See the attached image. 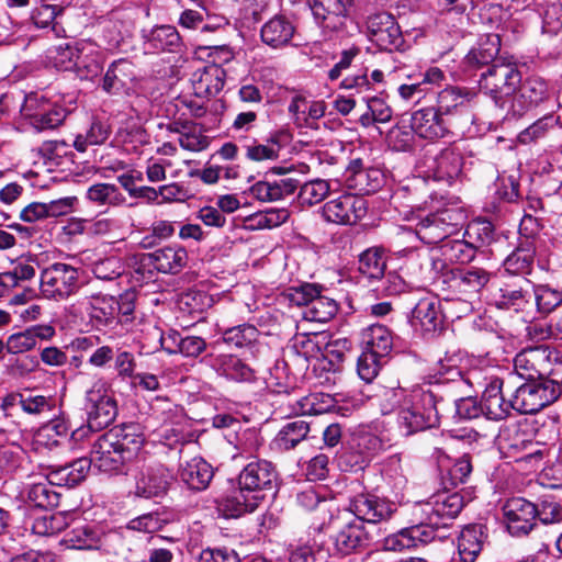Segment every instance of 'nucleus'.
Here are the masks:
<instances>
[{
    "label": "nucleus",
    "mask_w": 562,
    "mask_h": 562,
    "mask_svg": "<svg viewBox=\"0 0 562 562\" xmlns=\"http://www.w3.org/2000/svg\"><path fill=\"white\" fill-rule=\"evenodd\" d=\"M212 368L225 379L237 383H254L256 371L243 359L234 355H218L212 359Z\"/></svg>",
    "instance_id": "b1692460"
},
{
    "label": "nucleus",
    "mask_w": 562,
    "mask_h": 562,
    "mask_svg": "<svg viewBox=\"0 0 562 562\" xmlns=\"http://www.w3.org/2000/svg\"><path fill=\"white\" fill-rule=\"evenodd\" d=\"M503 381L494 378L482 394V411L487 419L502 420L514 409V397L508 402L502 393Z\"/></svg>",
    "instance_id": "393cba45"
},
{
    "label": "nucleus",
    "mask_w": 562,
    "mask_h": 562,
    "mask_svg": "<svg viewBox=\"0 0 562 562\" xmlns=\"http://www.w3.org/2000/svg\"><path fill=\"white\" fill-rule=\"evenodd\" d=\"M386 257L383 249L371 247L359 256L358 271L370 281H380L385 273Z\"/></svg>",
    "instance_id": "c03bdc74"
},
{
    "label": "nucleus",
    "mask_w": 562,
    "mask_h": 562,
    "mask_svg": "<svg viewBox=\"0 0 562 562\" xmlns=\"http://www.w3.org/2000/svg\"><path fill=\"white\" fill-rule=\"evenodd\" d=\"M364 350L385 358L392 350L393 337L387 327L374 324L362 333Z\"/></svg>",
    "instance_id": "a18cd8bd"
},
{
    "label": "nucleus",
    "mask_w": 562,
    "mask_h": 562,
    "mask_svg": "<svg viewBox=\"0 0 562 562\" xmlns=\"http://www.w3.org/2000/svg\"><path fill=\"white\" fill-rule=\"evenodd\" d=\"M87 423L94 431H100L111 425L117 415L116 401L109 384L103 379H97L86 392Z\"/></svg>",
    "instance_id": "423d86ee"
},
{
    "label": "nucleus",
    "mask_w": 562,
    "mask_h": 562,
    "mask_svg": "<svg viewBox=\"0 0 562 562\" xmlns=\"http://www.w3.org/2000/svg\"><path fill=\"white\" fill-rule=\"evenodd\" d=\"M214 475L213 468L204 459L195 457L181 465L180 479L191 490H205Z\"/></svg>",
    "instance_id": "f704fd0d"
},
{
    "label": "nucleus",
    "mask_w": 562,
    "mask_h": 562,
    "mask_svg": "<svg viewBox=\"0 0 562 562\" xmlns=\"http://www.w3.org/2000/svg\"><path fill=\"white\" fill-rule=\"evenodd\" d=\"M538 506L524 497H513L503 506L507 529L513 536L528 535L536 525Z\"/></svg>",
    "instance_id": "4468645a"
},
{
    "label": "nucleus",
    "mask_w": 562,
    "mask_h": 562,
    "mask_svg": "<svg viewBox=\"0 0 562 562\" xmlns=\"http://www.w3.org/2000/svg\"><path fill=\"white\" fill-rule=\"evenodd\" d=\"M548 97V83L540 77H528L518 86L505 116H521Z\"/></svg>",
    "instance_id": "2eb2a0df"
},
{
    "label": "nucleus",
    "mask_w": 562,
    "mask_h": 562,
    "mask_svg": "<svg viewBox=\"0 0 562 562\" xmlns=\"http://www.w3.org/2000/svg\"><path fill=\"white\" fill-rule=\"evenodd\" d=\"M21 115L36 132H44L60 126L67 111L58 100H53L43 92H31L24 98Z\"/></svg>",
    "instance_id": "20e7f679"
},
{
    "label": "nucleus",
    "mask_w": 562,
    "mask_h": 562,
    "mask_svg": "<svg viewBox=\"0 0 562 562\" xmlns=\"http://www.w3.org/2000/svg\"><path fill=\"white\" fill-rule=\"evenodd\" d=\"M277 472L271 462L258 460L248 463L238 476V484L249 494L262 495L265 490L272 488Z\"/></svg>",
    "instance_id": "f3484780"
},
{
    "label": "nucleus",
    "mask_w": 562,
    "mask_h": 562,
    "mask_svg": "<svg viewBox=\"0 0 562 562\" xmlns=\"http://www.w3.org/2000/svg\"><path fill=\"white\" fill-rule=\"evenodd\" d=\"M135 481V495L144 498L158 497L166 494L171 480V473L153 459L136 460L131 469Z\"/></svg>",
    "instance_id": "0eeeda50"
},
{
    "label": "nucleus",
    "mask_w": 562,
    "mask_h": 562,
    "mask_svg": "<svg viewBox=\"0 0 562 562\" xmlns=\"http://www.w3.org/2000/svg\"><path fill=\"white\" fill-rule=\"evenodd\" d=\"M136 79L135 65L125 58L114 60L108 68L102 88L106 93L121 94L127 92Z\"/></svg>",
    "instance_id": "5701e85b"
},
{
    "label": "nucleus",
    "mask_w": 562,
    "mask_h": 562,
    "mask_svg": "<svg viewBox=\"0 0 562 562\" xmlns=\"http://www.w3.org/2000/svg\"><path fill=\"white\" fill-rule=\"evenodd\" d=\"M367 213L366 200L357 194L345 193L329 200L322 207V215L328 223L352 225Z\"/></svg>",
    "instance_id": "9d476101"
},
{
    "label": "nucleus",
    "mask_w": 562,
    "mask_h": 562,
    "mask_svg": "<svg viewBox=\"0 0 562 562\" xmlns=\"http://www.w3.org/2000/svg\"><path fill=\"white\" fill-rule=\"evenodd\" d=\"M19 404L22 411L29 415H43L53 411L55 401L50 396L30 393L21 394L19 396Z\"/></svg>",
    "instance_id": "338daca9"
},
{
    "label": "nucleus",
    "mask_w": 562,
    "mask_h": 562,
    "mask_svg": "<svg viewBox=\"0 0 562 562\" xmlns=\"http://www.w3.org/2000/svg\"><path fill=\"white\" fill-rule=\"evenodd\" d=\"M63 542L69 549L95 550L100 547V538L88 526H80L66 533Z\"/></svg>",
    "instance_id": "6e6d98bb"
},
{
    "label": "nucleus",
    "mask_w": 562,
    "mask_h": 562,
    "mask_svg": "<svg viewBox=\"0 0 562 562\" xmlns=\"http://www.w3.org/2000/svg\"><path fill=\"white\" fill-rule=\"evenodd\" d=\"M392 117V110L380 98H371L367 101V111L360 116L363 126H370L373 123H386Z\"/></svg>",
    "instance_id": "e2e57ef3"
},
{
    "label": "nucleus",
    "mask_w": 562,
    "mask_h": 562,
    "mask_svg": "<svg viewBox=\"0 0 562 562\" xmlns=\"http://www.w3.org/2000/svg\"><path fill=\"white\" fill-rule=\"evenodd\" d=\"M22 494L30 504L43 509L57 507L60 498L46 479L27 485Z\"/></svg>",
    "instance_id": "49530a36"
},
{
    "label": "nucleus",
    "mask_w": 562,
    "mask_h": 562,
    "mask_svg": "<svg viewBox=\"0 0 562 562\" xmlns=\"http://www.w3.org/2000/svg\"><path fill=\"white\" fill-rule=\"evenodd\" d=\"M338 311V304L334 299L318 295L311 302L307 308L304 310V317L311 322L326 323L330 321Z\"/></svg>",
    "instance_id": "5fc2aeb1"
},
{
    "label": "nucleus",
    "mask_w": 562,
    "mask_h": 562,
    "mask_svg": "<svg viewBox=\"0 0 562 562\" xmlns=\"http://www.w3.org/2000/svg\"><path fill=\"white\" fill-rule=\"evenodd\" d=\"M356 0H306L315 22L323 29L335 30Z\"/></svg>",
    "instance_id": "aec40b11"
},
{
    "label": "nucleus",
    "mask_w": 562,
    "mask_h": 562,
    "mask_svg": "<svg viewBox=\"0 0 562 562\" xmlns=\"http://www.w3.org/2000/svg\"><path fill=\"white\" fill-rule=\"evenodd\" d=\"M109 435H113L115 445L125 457L126 461H131L133 458L142 460L140 450L145 441L144 435L140 428L136 424H124L122 426L113 427L108 431Z\"/></svg>",
    "instance_id": "cd10ccee"
},
{
    "label": "nucleus",
    "mask_w": 562,
    "mask_h": 562,
    "mask_svg": "<svg viewBox=\"0 0 562 562\" xmlns=\"http://www.w3.org/2000/svg\"><path fill=\"white\" fill-rule=\"evenodd\" d=\"M181 46V38L172 25H160L145 35V49L149 53L176 52Z\"/></svg>",
    "instance_id": "58836bf2"
},
{
    "label": "nucleus",
    "mask_w": 562,
    "mask_h": 562,
    "mask_svg": "<svg viewBox=\"0 0 562 562\" xmlns=\"http://www.w3.org/2000/svg\"><path fill=\"white\" fill-rule=\"evenodd\" d=\"M241 147L245 150L246 158L256 162L277 159L281 149L276 138H270L266 144H260L256 140L251 143L246 142Z\"/></svg>",
    "instance_id": "4d7b16f0"
},
{
    "label": "nucleus",
    "mask_w": 562,
    "mask_h": 562,
    "mask_svg": "<svg viewBox=\"0 0 562 562\" xmlns=\"http://www.w3.org/2000/svg\"><path fill=\"white\" fill-rule=\"evenodd\" d=\"M337 510V515H331L328 526L338 527L339 530L334 538L336 551L341 555H348L369 544V536L362 522L353 518L348 520L347 510Z\"/></svg>",
    "instance_id": "1a4fd4ad"
},
{
    "label": "nucleus",
    "mask_w": 562,
    "mask_h": 562,
    "mask_svg": "<svg viewBox=\"0 0 562 562\" xmlns=\"http://www.w3.org/2000/svg\"><path fill=\"white\" fill-rule=\"evenodd\" d=\"M537 311L550 314L562 304V290L550 284L532 285Z\"/></svg>",
    "instance_id": "864d4df0"
},
{
    "label": "nucleus",
    "mask_w": 562,
    "mask_h": 562,
    "mask_svg": "<svg viewBox=\"0 0 562 562\" xmlns=\"http://www.w3.org/2000/svg\"><path fill=\"white\" fill-rule=\"evenodd\" d=\"M411 128L420 138L429 140L441 138L448 133L442 115L432 106L415 111L412 114Z\"/></svg>",
    "instance_id": "4be33fe9"
},
{
    "label": "nucleus",
    "mask_w": 562,
    "mask_h": 562,
    "mask_svg": "<svg viewBox=\"0 0 562 562\" xmlns=\"http://www.w3.org/2000/svg\"><path fill=\"white\" fill-rule=\"evenodd\" d=\"M297 505L307 512L321 510L329 513V517L334 515L335 503L331 498L327 497L324 488H315L308 486L296 494Z\"/></svg>",
    "instance_id": "3c124183"
},
{
    "label": "nucleus",
    "mask_w": 562,
    "mask_h": 562,
    "mask_svg": "<svg viewBox=\"0 0 562 562\" xmlns=\"http://www.w3.org/2000/svg\"><path fill=\"white\" fill-rule=\"evenodd\" d=\"M533 244L525 239L517 248L504 260V268L510 274L530 273L535 259Z\"/></svg>",
    "instance_id": "de8ad7c7"
},
{
    "label": "nucleus",
    "mask_w": 562,
    "mask_h": 562,
    "mask_svg": "<svg viewBox=\"0 0 562 562\" xmlns=\"http://www.w3.org/2000/svg\"><path fill=\"white\" fill-rule=\"evenodd\" d=\"M485 536L482 525H470L458 538V552L462 562H474L483 548Z\"/></svg>",
    "instance_id": "79ce46f5"
},
{
    "label": "nucleus",
    "mask_w": 562,
    "mask_h": 562,
    "mask_svg": "<svg viewBox=\"0 0 562 562\" xmlns=\"http://www.w3.org/2000/svg\"><path fill=\"white\" fill-rule=\"evenodd\" d=\"M262 497V495L249 494L239 486L222 499L221 509L226 517H239L254 512Z\"/></svg>",
    "instance_id": "4c0bfd02"
},
{
    "label": "nucleus",
    "mask_w": 562,
    "mask_h": 562,
    "mask_svg": "<svg viewBox=\"0 0 562 562\" xmlns=\"http://www.w3.org/2000/svg\"><path fill=\"white\" fill-rule=\"evenodd\" d=\"M168 520L158 513H148L133 518L128 521L127 528L133 531L154 533L164 528Z\"/></svg>",
    "instance_id": "774afa93"
},
{
    "label": "nucleus",
    "mask_w": 562,
    "mask_h": 562,
    "mask_svg": "<svg viewBox=\"0 0 562 562\" xmlns=\"http://www.w3.org/2000/svg\"><path fill=\"white\" fill-rule=\"evenodd\" d=\"M437 396L431 390L415 389L411 400L397 412L396 430L402 437H409L439 424Z\"/></svg>",
    "instance_id": "f257e3e1"
},
{
    "label": "nucleus",
    "mask_w": 562,
    "mask_h": 562,
    "mask_svg": "<svg viewBox=\"0 0 562 562\" xmlns=\"http://www.w3.org/2000/svg\"><path fill=\"white\" fill-rule=\"evenodd\" d=\"M463 497L458 493L441 492L427 501L417 502L412 507L415 521L435 528L447 527L463 508Z\"/></svg>",
    "instance_id": "7ed1b4c3"
},
{
    "label": "nucleus",
    "mask_w": 562,
    "mask_h": 562,
    "mask_svg": "<svg viewBox=\"0 0 562 562\" xmlns=\"http://www.w3.org/2000/svg\"><path fill=\"white\" fill-rule=\"evenodd\" d=\"M414 525L401 529L384 538L383 549L385 551L401 552L430 542L435 538V531L413 520Z\"/></svg>",
    "instance_id": "6ab92c4d"
},
{
    "label": "nucleus",
    "mask_w": 562,
    "mask_h": 562,
    "mask_svg": "<svg viewBox=\"0 0 562 562\" xmlns=\"http://www.w3.org/2000/svg\"><path fill=\"white\" fill-rule=\"evenodd\" d=\"M501 41L498 35L491 34L481 38L464 58V63L471 68H479L490 63L497 61L495 58L499 53Z\"/></svg>",
    "instance_id": "37998d69"
},
{
    "label": "nucleus",
    "mask_w": 562,
    "mask_h": 562,
    "mask_svg": "<svg viewBox=\"0 0 562 562\" xmlns=\"http://www.w3.org/2000/svg\"><path fill=\"white\" fill-rule=\"evenodd\" d=\"M170 130L179 133V145L186 150L201 151L210 144L207 136L203 135L196 127L181 125L180 128L178 124H175Z\"/></svg>",
    "instance_id": "bf43d9fd"
},
{
    "label": "nucleus",
    "mask_w": 562,
    "mask_h": 562,
    "mask_svg": "<svg viewBox=\"0 0 562 562\" xmlns=\"http://www.w3.org/2000/svg\"><path fill=\"white\" fill-rule=\"evenodd\" d=\"M521 82V75L513 63L497 60L482 75L481 87L491 95L495 105L507 113L508 105Z\"/></svg>",
    "instance_id": "f03ea898"
},
{
    "label": "nucleus",
    "mask_w": 562,
    "mask_h": 562,
    "mask_svg": "<svg viewBox=\"0 0 562 562\" xmlns=\"http://www.w3.org/2000/svg\"><path fill=\"white\" fill-rule=\"evenodd\" d=\"M490 281V273L481 268L452 271L451 288L467 299H474Z\"/></svg>",
    "instance_id": "bb28decb"
},
{
    "label": "nucleus",
    "mask_w": 562,
    "mask_h": 562,
    "mask_svg": "<svg viewBox=\"0 0 562 562\" xmlns=\"http://www.w3.org/2000/svg\"><path fill=\"white\" fill-rule=\"evenodd\" d=\"M526 286L506 284L499 289V294L496 297V306L503 310H513L515 312H524L531 307V293L529 280L524 281Z\"/></svg>",
    "instance_id": "ea45409f"
},
{
    "label": "nucleus",
    "mask_w": 562,
    "mask_h": 562,
    "mask_svg": "<svg viewBox=\"0 0 562 562\" xmlns=\"http://www.w3.org/2000/svg\"><path fill=\"white\" fill-rule=\"evenodd\" d=\"M411 400V392L402 387L386 389L380 396V411L383 415H389L397 412L405 405L406 401Z\"/></svg>",
    "instance_id": "69168bd1"
},
{
    "label": "nucleus",
    "mask_w": 562,
    "mask_h": 562,
    "mask_svg": "<svg viewBox=\"0 0 562 562\" xmlns=\"http://www.w3.org/2000/svg\"><path fill=\"white\" fill-rule=\"evenodd\" d=\"M79 289V270L70 265L56 262L41 273V293L46 299L63 301Z\"/></svg>",
    "instance_id": "6e6552de"
},
{
    "label": "nucleus",
    "mask_w": 562,
    "mask_h": 562,
    "mask_svg": "<svg viewBox=\"0 0 562 562\" xmlns=\"http://www.w3.org/2000/svg\"><path fill=\"white\" fill-rule=\"evenodd\" d=\"M113 440V435L106 431L93 442L90 451L91 464L105 473L117 472L127 462Z\"/></svg>",
    "instance_id": "dca6fc26"
},
{
    "label": "nucleus",
    "mask_w": 562,
    "mask_h": 562,
    "mask_svg": "<svg viewBox=\"0 0 562 562\" xmlns=\"http://www.w3.org/2000/svg\"><path fill=\"white\" fill-rule=\"evenodd\" d=\"M86 198L98 206L117 207L126 202V196L113 183L100 182L92 184L86 192Z\"/></svg>",
    "instance_id": "09e8293b"
},
{
    "label": "nucleus",
    "mask_w": 562,
    "mask_h": 562,
    "mask_svg": "<svg viewBox=\"0 0 562 562\" xmlns=\"http://www.w3.org/2000/svg\"><path fill=\"white\" fill-rule=\"evenodd\" d=\"M149 257L151 265L162 273H178L188 261V252L182 246H166Z\"/></svg>",
    "instance_id": "e433bc0d"
},
{
    "label": "nucleus",
    "mask_w": 562,
    "mask_h": 562,
    "mask_svg": "<svg viewBox=\"0 0 562 562\" xmlns=\"http://www.w3.org/2000/svg\"><path fill=\"white\" fill-rule=\"evenodd\" d=\"M160 344L168 353H181L184 357H198L206 348V342L202 337H183L177 330H169L161 335Z\"/></svg>",
    "instance_id": "473e14b6"
},
{
    "label": "nucleus",
    "mask_w": 562,
    "mask_h": 562,
    "mask_svg": "<svg viewBox=\"0 0 562 562\" xmlns=\"http://www.w3.org/2000/svg\"><path fill=\"white\" fill-rule=\"evenodd\" d=\"M75 69L81 79H93L103 66V54L100 48L91 42L79 43V54Z\"/></svg>",
    "instance_id": "c9c22d12"
},
{
    "label": "nucleus",
    "mask_w": 562,
    "mask_h": 562,
    "mask_svg": "<svg viewBox=\"0 0 562 562\" xmlns=\"http://www.w3.org/2000/svg\"><path fill=\"white\" fill-rule=\"evenodd\" d=\"M548 359L549 351L546 348H528L516 355L514 369L520 378L532 380L542 374Z\"/></svg>",
    "instance_id": "c85d7f7f"
},
{
    "label": "nucleus",
    "mask_w": 562,
    "mask_h": 562,
    "mask_svg": "<svg viewBox=\"0 0 562 562\" xmlns=\"http://www.w3.org/2000/svg\"><path fill=\"white\" fill-rule=\"evenodd\" d=\"M90 321L97 328L111 326L116 321V299L101 293L86 296Z\"/></svg>",
    "instance_id": "72a5a7b5"
},
{
    "label": "nucleus",
    "mask_w": 562,
    "mask_h": 562,
    "mask_svg": "<svg viewBox=\"0 0 562 562\" xmlns=\"http://www.w3.org/2000/svg\"><path fill=\"white\" fill-rule=\"evenodd\" d=\"M330 191L329 182L323 179H314L301 186L297 195L302 205H314L322 202Z\"/></svg>",
    "instance_id": "680f3d73"
},
{
    "label": "nucleus",
    "mask_w": 562,
    "mask_h": 562,
    "mask_svg": "<svg viewBox=\"0 0 562 562\" xmlns=\"http://www.w3.org/2000/svg\"><path fill=\"white\" fill-rule=\"evenodd\" d=\"M397 510V505L373 494H359L349 505V512L360 522L378 524L390 519Z\"/></svg>",
    "instance_id": "f8f14e48"
},
{
    "label": "nucleus",
    "mask_w": 562,
    "mask_h": 562,
    "mask_svg": "<svg viewBox=\"0 0 562 562\" xmlns=\"http://www.w3.org/2000/svg\"><path fill=\"white\" fill-rule=\"evenodd\" d=\"M445 314L441 302L436 296L420 299L412 311V324L425 335H435L442 330Z\"/></svg>",
    "instance_id": "a211bd4d"
},
{
    "label": "nucleus",
    "mask_w": 562,
    "mask_h": 562,
    "mask_svg": "<svg viewBox=\"0 0 562 562\" xmlns=\"http://www.w3.org/2000/svg\"><path fill=\"white\" fill-rule=\"evenodd\" d=\"M440 252L450 262H469L474 258L475 249L464 240L446 239L440 246Z\"/></svg>",
    "instance_id": "13d9d810"
},
{
    "label": "nucleus",
    "mask_w": 562,
    "mask_h": 562,
    "mask_svg": "<svg viewBox=\"0 0 562 562\" xmlns=\"http://www.w3.org/2000/svg\"><path fill=\"white\" fill-rule=\"evenodd\" d=\"M367 29L370 41L382 50H396L404 44L400 26L390 13L380 12L370 15Z\"/></svg>",
    "instance_id": "9b49d317"
},
{
    "label": "nucleus",
    "mask_w": 562,
    "mask_h": 562,
    "mask_svg": "<svg viewBox=\"0 0 562 562\" xmlns=\"http://www.w3.org/2000/svg\"><path fill=\"white\" fill-rule=\"evenodd\" d=\"M436 457L439 469L448 471L452 485L464 483L470 476L472 463L468 454L457 459L451 467L449 465V457L441 449H436Z\"/></svg>",
    "instance_id": "603ef678"
},
{
    "label": "nucleus",
    "mask_w": 562,
    "mask_h": 562,
    "mask_svg": "<svg viewBox=\"0 0 562 562\" xmlns=\"http://www.w3.org/2000/svg\"><path fill=\"white\" fill-rule=\"evenodd\" d=\"M463 156L453 146L443 148L435 158L430 170L435 180L451 184L462 175Z\"/></svg>",
    "instance_id": "a878e982"
},
{
    "label": "nucleus",
    "mask_w": 562,
    "mask_h": 562,
    "mask_svg": "<svg viewBox=\"0 0 562 562\" xmlns=\"http://www.w3.org/2000/svg\"><path fill=\"white\" fill-rule=\"evenodd\" d=\"M310 432V424L297 419L286 423L273 438L271 446L279 452L294 449Z\"/></svg>",
    "instance_id": "a19ab883"
},
{
    "label": "nucleus",
    "mask_w": 562,
    "mask_h": 562,
    "mask_svg": "<svg viewBox=\"0 0 562 562\" xmlns=\"http://www.w3.org/2000/svg\"><path fill=\"white\" fill-rule=\"evenodd\" d=\"M54 335L55 329L49 325L33 326L10 335L5 342V349L12 355L24 353L35 348L37 339H49Z\"/></svg>",
    "instance_id": "2f4dec72"
},
{
    "label": "nucleus",
    "mask_w": 562,
    "mask_h": 562,
    "mask_svg": "<svg viewBox=\"0 0 562 562\" xmlns=\"http://www.w3.org/2000/svg\"><path fill=\"white\" fill-rule=\"evenodd\" d=\"M295 33V26L284 15H276L267 21L260 31L262 42L272 47L281 48L290 43Z\"/></svg>",
    "instance_id": "7c9ffc66"
},
{
    "label": "nucleus",
    "mask_w": 562,
    "mask_h": 562,
    "mask_svg": "<svg viewBox=\"0 0 562 562\" xmlns=\"http://www.w3.org/2000/svg\"><path fill=\"white\" fill-rule=\"evenodd\" d=\"M475 97L468 88L449 86L438 93L436 109L442 116L462 112L471 106Z\"/></svg>",
    "instance_id": "c756f323"
},
{
    "label": "nucleus",
    "mask_w": 562,
    "mask_h": 562,
    "mask_svg": "<svg viewBox=\"0 0 562 562\" xmlns=\"http://www.w3.org/2000/svg\"><path fill=\"white\" fill-rule=\"evenodd\" d=\"M67 526L66 515L55 513L37 517L32 525V531L38 536H49L63 531Z\"/></svg>",
    "instance_id": "0e129e2a"
},
{
    "label": "nucleus",
    "mask_w": 562,
    "mask_h": 562,
    "mask_svg": "<svg viewBox=\"0 0 562 562\" xmlns=\"http://www.w3.org/2000/svg\"><path fill=\"white\" fill-rule=\"evenodd\" d=\"M497 445L503 452L512 457L526 452L520 459L542 458V451L537 448L538 443L530 439L529 434L518 423L507 424L499 429Z\"/></svg>",
    "instance_id": "ddd939ff"
},
{
    "label": "nucleus",
    "mask_w": 562,
    "mask_h": 562,
    "mask_svg": "<svg viewBox=\"0 0 562 562\" xmlns=\"http://www.w3.org/2000/svg\"><path fill=\"white\" fill-rule=\"evenodd\" d=\"M225 77V70L216 64L206 65L196 69L191 76L194 95L201 99H209L216 95L224 87Z\"/></svg>",
    "instance_id": "412c9836"
},
{
    "label": "nucleus",
    "mask_w": 562,
    "mask_h": 562,
    "mask_svg": "<svg viewBox=\"0 0 562 562\" xmlns=\"http://www.w3.org/2000/svg\"><path fill=\"white\" fill-rule=\"evenodd\" d=\"M259 331L254 325L243 324L226 329L223 333V340L228 346L243 348L257 341Z\"/></svg>",
    "instance_id": "052dcab7"
},
{
    "label": "nucleus",
    "mask_w": 562,
    "mask_h": 562,
    "mask_svg": "<svg viewBox=\"0 0 562 562\" xmlns=\"http://www.w3.org/2000/svg\"><path fill=\"white\" fill-rule=\"evenodd\" d=\"M412 220L417 221L415 225V233L425 244L432 245L443 243L449 236L434 213L426 215L413 214Z\"/></svg>",
    "instance_id": "8fccbe9b"
},
{
    "label": "nucleus",
    "mask_w": 562,
    "mask_h": 562,
    "mask_svg": "<svg viewBox=\"0 0 562 562\" xmlns=\"http://www.w3.org/2000/svg\"><path fill=\"white\" fill-rule=\"evenodd\" d=\"M559 382L550 379L527 380L514 393V409L521 414H535L554 403L561 395Z\"/></svg>",
    "instance_id": "39448f33"
}]
</instances>
